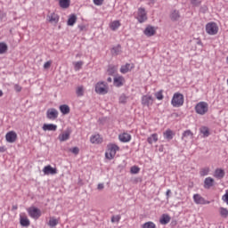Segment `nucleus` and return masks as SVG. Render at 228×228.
<instances>
[{
	"label": "nucleus",
	"mask_w": 228,
	"mask_h": 228,
	"mask_svg": "<svg viewBox=\"0 0 228 228\" xmlns=\"http://www.w3.org/2000/svg\"><path fill=\"white\" fill-rule=\"evenodd\" d=\"M171 104L174 108H181L184 104V95L181 93H175L171 100Z\"/></svg>",
	"instance_id": "nucleus-1"
},
{
	"label": "nucleus",
	"mask_w": 228,
	"mask_h": 228,
	"mask_svg": "<svg viewBox=\"0 0 228 228\" xmlns=\"http://www.w3.org/2000/svg\"><path fill=\"white\" fill-rule=\"evenodd\" d=\"M110 90L108 83L104 81L98 82L94 86V92H96L99 95H106Z\"/></svg>",
	"instance_id": "nucleus-2"
},
{
	"label": "nucleus",
	"mask_w": 228,
	"mask_h": 228,
	"mask_svg": "<svg viewBox=\"0 0 228 228\" xmlns=\"http://www.w3.org/2000/svg\"><path fill=\"white\" fill-rule=\"evenodd\" d=\"M117 151H120V147L117 144H109L108 145V151L105 153V158L107 159H113L117 155Z\"/></svg>",
	"instance_id": "nucleus-3"
},
{
	"label": "nucleus",
	"mask_w": 228,
	"mask_h": 228,
	"mask_svg": "<svg viewBox=\"0 0 228 228\" xmlns=\"http://www.w3.org/2000/svg\"><path fill=\"white\" fill-rule=\"evenodd\" d=\"M209 107L208 105V102H200L195 106V111L198 113V115H206L207 111H208Z\"/></svg>",
	"instance_id": "nucleus-4"
},
{
	"label": "nucleus",
	"mask_w": 228,
	"mask_h": 228,
	"mask_svg": "<svg viewBox=\"0 0 228 228\" xmlns=\"http://www.w3.org/2000/svg\"><path fill=\"white\" fill-rule=\"evenodd\" d=\"M28 213L31 218H34V220H38V218L42 216V211L36 207L28 208Z\"/></svg>",
	"instance_id": "nucleus-5"
},
{
	"label": "nucleus",
	"mask_w": 228,
	"mask_h": 228,
	"mask_svg": "<svg viewBox=\"0 0 228 228\" xmlns=\"http://www.w3.org/2000/svg\"><path fill=\"white\" fill-rule=\"evenodd\" d=\"M208 35H216L218 33V25L216 22H209L206 25Z\"/></svg>",
	"instance_id": "nucleus-6"
},
{
	"label": "nucleus",
	"mask_w": 228,
	"mask_h": 228,
	"mask_svg": "<svg viewBox=\"0 0 228 228\" xmlns=\"http://www.w3.org/2000/svg\"><path fill=\"white\" fill-rule=\"evenodd\" d=\"M138 22L140 24H143L145 20H147V12H145V8L140 7L138 9V18H137Z\"/></svg>",
	"instance_id": "nucleus-7"
},
{
	"label": "nucleus",
	"mask_w": 228,
	"mask_h": 228,
	"mask_svg": "<svg viewBox=\"0 0 228 228\" xmlns=\"http://www.w3.org/2000/svg\"><path fill=\"white\" fill-rule=\"evenodd\" d=\"M45 175H54L58 174V169L56 167H51V165L45 166L43 169Z\"/></svg>",
	"instance_id": "nucleus-8"
},
{
	"label": "nucleus",
	"mask_w": 228,
	"mask_h": 228,
	"mask_svg": "<svg viewBox=\"0 0 228 228\" xmlns=\"http://www.w3.org/2000/svg\"><path fill=\"white\" fill-rule=\"evenodd\" d=\"M153 102H154V100L151 95H143L142 98V106H147V108H149L150 106H152Z\"/></svg>",
	"instance_id": "nucleus-9"
},
{
	"label": "nucleus",
	"mask_w": 228,
	"mask_h": 228,
	"mask_svg": "<svg viewBox=\"0 0 228 228\" xmlns=\"http://www.w3.org/2000/svg\"><path fill=\"white\" fill-rule=\"evenodd\" d=\"M5 140L8 143H14V142H17V133L13 131L8 132L5 135Z\"/></svg>",
	"instance_id": "nucleus-10"
},
{
	"label": "nucleus",
	"mask_w": 228,
	"mask_h": 228,
	"mask_svg": "<svg viewBox=\"0 0 228 228\" xmlns=\"http://www.w3.org/2000/svg\"><path fill=\"white\" fill-rule=\"evenodd\" d=\"M169 19L172 20V22H177V20L181 19V12H179V10L175 9L171 11L169 14Z\"/></svg>",
	"instance_id": "nucleus-11"
},
{
	"label": "nucleus",
	"mask_w": 228,
	"mask_h": 228,
	"mask_svg": "<svg viewBox=\"0 0 228 228\" xmlns=\"http://www.w3.org/2000/svg\"><path fill=\"white\" fill-rule=\"evenodd\" d=\"M46 117L49 120H56L58 118V110L56 109H50L46 111Z\"/></svg>",
	"instance_id": "nucleus-12"
},
{
	"label": "nucleus",
	"mask_w": 228,
	"mask_h": 228,
	"mask_svg": "<svg viewBox=\"0 0 228 228\" xmlns=\"http://www.w3.org/2000/svg\"><path fill=\"white\" fill-rule=\"evenodd\" d=\"M143 34L146 37H154L156 35V28L153 26L148 25L143 30Z\"/></svg>",
	"instance_id": "nucleus-13"
},
{
	"label": "nucleus",
	"mask_w": 228,
	"mask_h": 228,
	"mask_svg": "<svg viewBox=\"0 0 228 228\" xmlns=\"http://www.w3.org/2000/svg\"><path fill=\"white\" fill-rule=\"evenodd\" d=\"M212 186H215V179L212 177H207L204 180V188L205 190H210Z\"/></svg>",
	"instance_id": "nucleus-14"
},
{
	"label": "nucleus",
	"mask_w": 228,
	"mask_h": 228,
	"mask_svg": "<svg viewBox=\"0 0 228 228\" xmlns=\"http://www.w3.org/2000/svg\"><path fill=\"white\" fill-rule=\"evenodd\" d=\"M133 69H134V65L131 64L130 63H126L123 66H121L120 68V72L121 74H127V72H131V70H133Z\"/></svg>",
	"instance_id": "nucleus-15"
},
{
	"label": "nucleus",
	"mask_w": 228,
	"mask_h": 228,
	"mask_svg": "<svg viewBox=\"0 0 228 228\" xmlns=\"http://www.w3.org/2000/svg\"><path fill=\"white\" fill-rule=\"evenodd\" d=\"M214 177L216 179H224L225 177V171L222 168H216L214 172Z\"/></svg>",
	"instance_id": "nucleus-16"
},
{
	"label": "nucleus",
	"mask_w": 228,
	"mask_h": 228,
	"mask_svg": "<svg viewBox=\"0 0 228 228\" xmlns=\"http://www.w3.org/2000/svg\"><path fill=\"white\" fill-rule=\"evenodd\" d=\"M175 135V134L174 133V131H172L171 129H167L164 133H163V136L166 140H167V142H170V140L174 139V136Z\"/></svg>",
	"instance_id": "nucleus-17"
},
{
	"label": "nucleus",
	"mask_w": 228,
	"mask_h": 228,
	"mask_svg": "<svg viewBox=\"0 0 228 228\" xmlns=\"http://www.w3.org/2000/svg\"><path fill=\"white\" fill-rule=\"evenodd\" d=\"M70 138V131L69 130H66L64 133L59 134L58 136V140L60 142H67V140H69Z\"/></svg>",
	"instance_id": "nucleus-18"
},
{
	"label": "nucleus",
	"mask_w": 228,
	"mask_h": 228,
	"mask_svg": "<svg viewBox=\"0 0 228 228\" xmlns=\"http://www.w3.org/2000/svg\"><path fill=\"white\" fill-rule=\"evenodd\" d=\"M124 86V77L119 76L114 77V86H117V88H120V86Z\"/></svg>",
	"instance_id": "nucleus-19"
},
{
	"label": "nucleus",
	"mask_w": 228,
	"mask_h": 228,
	"mask_svg": "<svg viewBox=\"0 0 228 228\" xmlns=\"http://www.w3.org/2000/svg\"><path fill=\"white\" fill-rule=\"evenodd\" d=\"M118 138L120 142H123V143H127V142H131V134L127 133H123L119 134Z\"/></svg>",
	"instance_id": "nucleus-20"
},
{
	"label": "nucleus",
	"mask_w": 228,
	"mask_h": 228,
	"mask_svg": "<svg viewBox=\"0 0 228 228\" xmlns=\"http://www.w3.org/2000/svg\"><path fill=\"white\" fill-rule=\"evenodd\" d=\"M42 129L43 131H56L58 126L54 124H44Z\"/></svg>",
	"instance_id": "nucleus-21"
},
{
	"label": "nucleus",
	"mask_w": 228,
	"mask_h": 228,
	"mask_svg": "<svg viewBox=\"0 0 228 228\" xmlns=\"http://www.w3.org/2000/svg\"><path fill=\"white\" fill-rule=\"evenodd\" d=\"M170 216L168 214H163L159 219V222L162 225H167V224L170 223Z\"/></svg>",
	"instance_id": "nucleus-22"
},
{
	"label": "nucleus",
	"mask_w": 228,
	"mask_h": 228,
	"mask_svg": "<svg viewBox=\"0 0 228 228\" xmlns=\"http://www.w3.org/2000/svg\"><path fill=\"white\" fill-rule=\"evenodd\" d=\"M193 200L195 204H206V200L200 194H194Z\"/></svg>",
	"instance_id": "nucleus-23"
},
{
	"label": "nucleus",
	"mask_w": 228,
	"mask_h": 228,
	"mask_svg": "<svg viewBox=\"0 0 228 228\" xmlns=\"http://www.w3.org/2000/svg\"><path fill=\"white\" fill-rule=\"evenodd\" d=\"M90 142L91 143H102V138L101 137L100 134H95V135H92L90 138Z\"/></svg>",
	"instance_id": "nucleus-24"
},
{
	"label": "nucleus",
	"mask_w": 228,
	"mask_h": 228,
	"mask_svg": "<svg viewBox=\"0 0 228 228\" xmlns=\"http://www.w3.org/2000/svg\"><path fill=\"white\" fill-rule=\"evenodd\" d=\"M59 110L62 115H69V113H70V107L67 104L61 105Z\"/></svg>",
	"instance_id": "nucleus-25"
},
{
	"label": "nucleus",
	"mask_w": 228,
	"mask_h": 228,
	"mask_svg": "<svg viewBox=\"0 0 228 228\" xmlns=\"http://www.w3.org/2000/svg\"><path fill=\"white\" fill-rule=\"evenodd\" d=\"M47 18L49 22H54L55 24H58V21L60 20V16L54 12H53L51 15H48Z\"/></svg>",
	"instance_id": "nucleus-26"
},
{
	"label": "nucleus",
	"mask_w": 228,
	"mask_h": 228,
	"mask_svg": "<svg viewBox=\"0 0 228 228\" xmlns=\"http://www.w3.org/2000/svg\"><path fill=\"white\" fill-rule=\"evenodd\" d=\"M20 224L21 227H29V225H30V222H29V219H28V217L20 216Z\"/></svg>",
	"instance_id": "nucleus-27"
},
{
	"label": "nucleus",
	"mask_w": 228,
	"mask_h": 228,
	"mask_svg": "<svg viewBox=\"0 0 228 228\" xmlns=\"http://www.w3.org/2000/svg\"><path fill=\"white\" fill-rule=\"evenodd\" d=\"M110 28L112 31H117V29H118V28H120V21L114 20V21L110 22Z\"/></svg>",
	"instance_id": "nucleus-28"
},
{
	"label": "nucleus",
	"mask_w": 228,
	"mask_h": 228,
	"mask_svg": "<svg viewBox=\"0 0 228 228\" xmlns=\"http://www.w3.org/2000/svg\"><path fill=\"white\" fill-rule=\"evenodd\" d=\"M77 20L76 14H71L68 20V26H74Z\"/></svg>",
	"instance_id": "nucleus-29"
},
{
	"label": "nucleus",
	"mask_w": 228,
	"mask_h": 228,
	"mask_svg": "<svg viewBox=\"0 0 228 228\" xmlns=\"http://www.w3.org/2000/svg\"><path fill=\"white\" fill-rule=\"evenodd\" d=\"M107 72L109 76H115V74H117V66L110 65Z\"/></svg>",
	"instance_id": "nucleus-30"
},
{
	"label": "nucleus",
	"mask_w": 228,
	"mask_h": 228,
	"mask_svg": "<svg viewBox=\"0 0 228 228\" xmlns=\"http://www.w3.org/2000/svg\"><path fill=\"white\" fill-rule=\"evenodd\" d=\"M59 4L61 8H69V6H70V0H60Z\"/></svg>",
	"instance_id": "nucleus-31"
},
{
	"label": "nucleus",
	"mask_w": 228,
	"mask_h": 228,
	"mask_svg": "<svg viewBox=\"0 0 228 228\" xmlns=\"http://www.w3.org/2000/svg\"><path fill=\"white\" fill-rule=\"evenodd\" d=\"M200 132L201 133V134H203L205 138H208V136H209V128H208V126H201L200 128Z\"/></svg>",
	"instance_id": "nucleus-32"
},
{
	"label": "nucleus",
	"mask_w": 228,
	"mask_h": 228,
	"mask_svg": "<svg viewBox=\"0 0 228 228\" xmlns=\"http://www.w3.org/2000/svg\"><path fill=\"white\" fill-rule=\"evenodd\" d=\"M219 213H220V216H222V218H227L228 217V209L224 208V207H221L219 208Z\"/></svg>",
	"instance_id": "nucleus-33"
},
{
	"label": "nucleus",
	"mask_w": 228,
	"mask_h": 228,
	"mask_svg": "<svg viewBox=\"0 0 228 228\" xmlns=\"http://www.w3.org/2000/svg\"><path fill=\"white\" fill-rule=\"evenodd\" d=\"M193 138V133L191 130H185L182 134V140H184V138Z\"/></svg>",
	"instance_id": "nucleus-34"
},
{
	"label": "nucleus",
	"mask_w": 228,
	"mask_h": 228,
	"mask_svg": "<svg viewBox=\"0 0 228 228\" xmlns=\"http://www.w3.org/2000/svg\"><path fill=\"white\" fill-rule=\"evenodd\" d=\"M8 51V45L6 43H0V54H4Z\"/></svg>",
	"instance_id": "nucleus-35"
},
{
	"label": "nucleus",
	"mask_w": 228,
	"mask_h": 228,
	"mask_svg": "<svg viewBox=\"0 0 228 228\" xmlns=\"http://www.w3.org/2000/svg\"><path fill=\"white\" fill-rule=\"evenodd\" d=\"M120 49H121L120 45H118L117 46H114L111 49V53L115 54V56H118V54H120Z\"/></svg>",
	"instance_id": "nucleus-36"
},
{
	"label": "nucleus",
	"mask_w": 228,
	"mask_h": 228,
	"mask_svg": "<svg viewBox=\"0 0 228 228\" xmlns=\"http://www.w3.org/2000/svg\"><path fill=\"white\" fill-rule=\"evenodd\" d=\"M142 228H156V224H154V222H152V221H149V222L144 223L142 225Z\"/></svg>",
	"instance_id": "nucleus-37"
},
{
	"label": "nucleus",
	"mask_w": 228,
	"mask_h": 228,
	"mask_svg": "<svg viewBox=\"0 0 228 228\" xmlns=\"http://www.w3.org/2000/svg\"><path fill=\"white\" fill-rule=\"evenodd\" d=\"M147 142L150 144H152L153 142H158V134H152L151 137H148Z\"/></svg>",
	"instance_id": "nucleus-38"
},
{
	"label": "nucleus",
	"mask_w": 228,
	"mask_h": 228,
	"mask_svg": "<svg viewBox=\"0 0 228 228\" xmlns=\"http://www.w3.org/2000/svg\"><path fill=\"white\" fill-rule=\"evenodd\" d=\"M58 224H59L58 219L52 217L49 220L48 225H50V227H56Z\"/></svg>",
	"instance_id": "nucleus-39"
},
{
	"label": "nucleus",
	"mask_w": 228,
	"mask_h": 228,
	"mask_svg": "<svg viewBox=\"0 0 228 228\" xmlns=\"http://www.w3.org/2000/svg\"><path fill=\"white\" fill-rule=\"evenodd\" d=\"M155 97H156V99H158V101H163V98H164L163 90H160V91L155 93Z\"/></svg>",
	"instance_id": "nucleus-40"
},
{
	"label": "nucleus",
	"mask_w": 228,
	"mask_h": 228,
	"mask_svg": "<svg viewBox=\"0 0 228 228\" xmlns=\"http://www.w3.org/2000/svg\"><path fill=\"white\" fill-rule=\"evenodd\" d=\"M200 174L201 177H204V175H208L209 174V167H204L200 171Z\"/></svg>",
	"instance_id": "nucleus-41"
},
{
	"label": "nucleus",
	"mask_w": 228,
	"mask_h": 228,
	"mask_svg": "<svg viewBox=\"0 0 228 228\" xmlns=\"http://www.w3.org/2000/svg\"><path fill=\"white\" fill-rule=\"evenodd\" d=\"M190 1H191V4H192V6H195V7H199L202 4V0H190Z\"/></svg>",
	"instance_id": "nucleus-42"
},
{
	"label": "nucleus",
	"mask_w": 228,
	"mask_h": 228,
	"mask_svg": "<svg viewBox=\"0 0 228 228\" xmlns=\"http://www.w3.org/2000/svg\"><path fill=\"white\" fill-rule=\"evenodd\" d=\"M127 102V96L126 94H122L119 97V104H126Z\"/></svg>",
	"instance_id": "nucleus-43"
},
{
	"label": "nucleus",
	"mask_w": 228,
	"mask_h": 228,
	"mask_svg": "<svg viewBox=\"0 0 228 228\" xmlns=\"http://www.w3.org/2000/svg\"><path fill=\"white\" fill-rule=\"evenodd\" d=\"M131 174H138L140 172V167L137 166H133L130 169Z\"/></svg>",
	"instance_id": "nucleus-44"
},
{
	"label": "nucleus",
	"mask_w": 228,
	"mask_h": 228,
	"mask_svg": "<svg viewBox=\"0 0 228 228\" xmlns=\"http://www.w3.org/2000/svg\"><path fill=\"white\" fill-rule=\"evenodd\" d=\"M83 67V61H77L75 63V70H80V69Z\"/></svg>",
	"instance_id": "nucleus-45"
},
{
	"label": "nucleus",
	"mask_w": 228,
	"mask_h": 228,
	"mask_svg": "<svg viewBox=\"0 0 228 228\" xmlns=\"http://www.w3.org/2000/svg\"><path fill=\"white\" fill-rule=\"evenodd\" d=\"M69 152H72V154H75L76 156H77V154H79V148L73 147V148L69 149Z\"/></svg>",
	"instance_id": "nucleus-46"
},
{
	"label": "nucleus",
	"mask_w": 228,
	"mask_h": 228,
	"mask_svg": "<svg viewBox=\"0 0 228 228\" xmlns=\"http://www.w3.org/2000/svg\"><path fill=\"white\" fill-rule=\"evenodd\" d=\"M120 218H121V216H118H118H113L111 217L112 224H115V222L119 223L120 222Z\"/></svg>",
	"instance_id": "nucleus-47"
},
{
	"label": "nucleus",
	"mask_w": 228,
	"mask_h": 228,
	"mask_svg": "<svg viewBox=\"0 0 228 228\" xmlns=\"http://www.w3.org/2000/svg\"><path fill=\"white\" fill-rule=\"evenodd\" d=\"M51 65H53V61H48L44 64V69L47 70V69H51Z\"/></svg>",
	"instance_id": "nucleus-48"
},
{
	"label": "nucleus",
	"mask_w": 228,
	"mask_h": 228,
	"mask_svg": "<svg viewBox=\"0 0 228 228\" xmlns=\"http://www.w3.org/2000/svg\"><path fill=\"white\" fill-rule=\"evenodd\" d=\"M14 90H15V92H22V86H20V85H18V84H15L14 85Z\"/></svg>",
	"instance_id": "nucleus-49"
},
{
	"label": "nucleus",
	"mask_w": 228,
	"mask_h": 228,
	"mask_svg": "<svg viewBox=\"0 0 228 228\" xmlns=\"http://www.w3.org/2000/svg\"><path fill=\"white\" fill-rule=\"evenodd\" d=\"M94 3L96 6H101L104 3V0H94Z\"/></svg>",
	"instance_id": "nucleus-50"
},
{
	"label": "nucleus",
	"mask_w": 228,
	"mask_h": 228,
	"mask_svg": "<svg viewBox=\"0 0 228 228\" xmlns=\"http://www.w3.org/2000/svg\"><path fill=\"white\" fill-rule=\"evenodd\" d=\"M77 95H83V87H78L77 89Z\"/></svg>",
	"instance_id": "nucleus-51"
},
{
	"label": "nucleus",
	"mask_w": 228,
	"mask_h": 228,
	"mask_svg": "<svg viewBox=\"0 0 228 228\" xmlns=\"http://www.w3.org/2000/svg\"><path fill=\"white\" fill-rule=\"evenodd\" d=\"M6 17V13H4L3 11H0V20H3Z\"/></svg>",
	"instance_id": "nucleus-52"
},
{
	"label": "nucleus",
	"mask_w": 228,
	"mask_h": 228,
	"mask_svg": "<svg viewBox=\"0 0 228 228\" xmlns=\"http://www.w3.org/2000/svg\"><path fill=\"white\" fill-rule=\"evenodd\" d=\"M196 44H197V45H200L201 47L204 45L202 44V41L200 40V38H197V39H196Z\"/></svg>",
	"instance_id": "nucleus-53"
},
{
	"label": "nucleus",
	"mask_w": 228,
	"mask_h": 228,
	"mask_svg": "<svg viewBox=\"0 0 228 228\" xmlns=\"http://www.w3.org/2000/svg\"><path fill=\"white\" fill-rule=\"evenodd\" d=\"M78 29H80V31H85V29H86V26H85V25H78Z\"/></svg>",
	"instance_id": "nucleus-54"
},
{
	"label": "nucleus",
	"mask_w": 228,
	"mask_h": 228,
	"mask_svg": "<svg viewBox=\"0 0 228 228\" xmlns=\"http://www.w3.org/2000/svg\"><path fill=\"white\" fill-rule=\"evenodd\" d=\"M170 193H172V191H170V189H168L166 192L167 199H170Z\"/></svg>",
	"instance_id": "nucleus-55"
},
{
	"label": "nucleus",
	"mask_w": 228,
	"mask_h": 228,
	"mask_svg": "<svg viewBox=\"0 0 228 228\" xmlns=\"http://www.w3.org/2000/svg\"><path fill=\"white\" fill-rule=\"evenodd\" d=\"M97 188L98 190H104V183H99Z\"/></svg>",
	"instance_id": "nucleus-56"
},
{
	"label": "nucleus",
	"mask_w": 228,
	"mask_h": 228,
	"mask_svg": "<svg viewBox=\"0 0 228 228\" xmlns=\"http://www.w3.org/2000/svg\"><path fill=\"white\" fill-rule=\"evenodd\" d=\"M0 152H6V147L4 146L0 147Z\"/></svg>",
	"instance_id": "nucleus-57"
},
{
	"label": "nucleus",
	"mask_w": 228,
	"mask_h": 228,
	"mask_svg": "<svg viewBox=\"0 0 228 228\" xmlns=\"http://www.w3.org/2000/svg\"><path fill=\"white\" fill-rule=\"evenodd\" d=\"M19 208V207L17 205H13L12 206V211H15Z\"/></svg>",
	"instance_id": "nucleus-58"
},
{
	"label": "nucleus",
	"mask_w": 228,
	"mask_h": 228,
	"mask_svg": "<svg viewBox=\"0 0 228 228\" xmlns=\"http://www.w3.org/2000/svg\"><path fill=\"white\" fill-rule=\"evenodd\" d=\"M156 3V0H150L149 4H154Z\"/></svg>",
	"instance_id": "nucleus-59"
},
{
	"label": "nucleus",
	"mask_w": 228,
	"mask_h": 228,
	"mask_svg": "<svg viewBox=\"0 0 228 228\" xmlns=\"http://www.w3.org/2000/svg\"><path fill=\"white\" fill-rule=\"evenodd\" d=\"M107 81H108V83H111V81H113V80H112L111 77H109L107 78Z\"/></svg>",
	"instance_id": "nucleus-60"
},
{
	"label": "nucleus",
	"mask_w": 228,
	"mask_h": 228,
	"mask_svg": "<svg viewBox=\"0 0 228 228\" xmlns=\"http://www.w3.org/2000/svg\"><path fill=\"white\" fill-rule=\"evenodd\" d=\"M172 117H179V114L175 112L172 114Z\"/></svg>",
	"instance_id": "nucleus-61"
},
{
	"label": "nucleus",
	"mask_w": 228,
	"mask_h": 228,
	"mask_svg": "<svg viewBox=\"0 0 228 228\" xmlns=\"http://www.w3.org/2000/svg\"><path fill=\"white\" fill-rule=\"evenodd\" d=\"M0 97H3V91L0 90Z\"/></svg>",
	"instance_id": "nucleus-62"
},
{
	"label": "nucleus",
	"mask_w": 228,
	"mask_h": 228,
	"mask_svg": "<svg viewBox=\"0 0 228 228\" xmlns=\"http://www.w3.org/2000/svg\"><path fill=\"white\" fill-rule=\"evenodd\" d=\"M161 151H163L161 148H159V151L161 152Z\"/></svg>",
	"instance_id": "nucleus-63"
},
{
	"label": "nucleus",
	"mask_w": 228,
	"mask_h": 228,
	"mask_svg": "<svg viewBox=\"0 0 228 228\" xmlns=\"http://www.w3.org/2000/svg\"><path fill=\"white\" fill-rule=\"evenodd\" d=\"M227 60H228V56H227Z\"/></svg>",
	"instance_id": "nucleus-64"
}]
</instances>
